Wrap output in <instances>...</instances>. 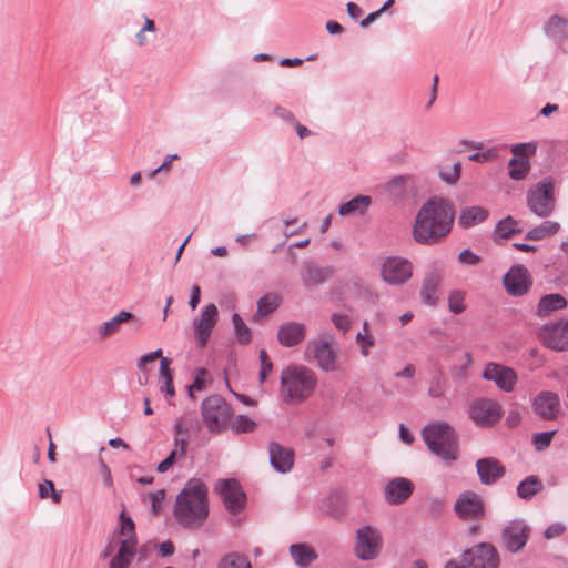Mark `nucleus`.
<instances>
[{"mask_svg":"<svg viewBox=\"0 0 568 568\" xmlns=\"http://www.w3.org/2000/svg\"><path fill=\"white\" fill-rule=\"evenodd\" d=\"M556 433L557 430H549L534 434L531 438L534 448L537 452H542L548 448Z\"/></svg>","mask_w":568,"mask_h":568,"instance_id":"3c124183","label":"nucleus"},{"mask_svg":"<svg viewBox=\"0 0 568 568\" xmlns=\"http://www.w3.org/2000/svg\"><path fill=\"white\" fill-rule=\"evenodd\" d=\"M475 467L480 483L486 486L494 485L506 474L504 465L494 457L479 458Z\"/></svg>","mask_w":568,"mask_h":568,"instance_id":"412c9836","label":"nucleus"},{"mask_svg":"<svg viewBox=\"0 0 568 568\" xmlns=\"http://www.w3.org/2000/svg\"><path fill=\"white\" fill-rule=\"evenodd\" d=\"M256 427V423L246 415H237L231 423V429L236 433H252Z\"/></svg>","mask_w":568,"mask_h":568,"instance_id":"a18cd8bd","label":"nucleus"},{"mask_svg":"<svg viewBox=\"0 0 568 568\" xmlns=\"http://www.w3.org/2000/svg\"><path fill=\"white\" fill-rule=\"evenodd\" d=\"M173 515L179 525L195 529L204 525L209 516L207 487L197 479H190L179 493Z\"/></svg>","mask_w":568,"mask_h":568,"instance_id":"f03ea898","label":"nucleus"},{"mask_svg":"<svg viewBox=\"0 0 568 568\" xmlns=\"http://www.w3.org/2000/svg\"><path fill=\"white\" fill-rule=\"evenodd\" d=\"M440 282L442 277L437 272L433 271L426 274L420 290V295L425 304L430 306L436 304Z\"/></svg>","mask_w":568,"mask_h":568,"instance_id":"7c9ffc66","label":"nucleus"},{"mask_svg":"<svg viewBox=\"0 0 568 568\" xmlns=\"http://www.w3.org/2000/svg\"><path fill=\"white\" fill-rule=\"evenodd\" d=\"M503 285L509 295L523 296L530 290L532 281L527 267L517 264L504 275Z\"/></svg>","mask_w":568,"mask_h":568,"instance_id":"f3484780","label":"nucleus"},{"mask_svg":"<svg viewBox=\"0 0 568 568\" xmlns=\"http://www.w3.org/2000/svg\"><path fill=\"white\" fill-rule=\"evenodd\" d=\"M542 488V483L535 476H528L517 486V495L526 500L531 499Z\"/></svg>","mask_w":568,"mask_h":568,"instance_id":"473e14b6","label":"nucleus"},{"mask_svg":"<svg viewBox=\"0 0 568 568\" xmlns=\"http://www.w3.org/2000/svg\"><path fill=\"white\" fill-rule=\"evenodd\" d=\"M171 359L162 358L160 361V379L163 381V385L161 386V390L169 397H173L175 395V388L173 385V375L170 369Z\"/></svg>","mask_w":568,"mask_h":568,"instance_id":"c9c22d12","label":"nucleus"},{"mask_svg":"<svg viewBox=\"0 0 568 568\" xmlns=\"http://www.w3.org/2000/svg\"><path fill=\"white\" fill-rule=\"evenodd\" d=\"M497 155H498V152L495 149H488L486 151L476 152V153L469 155V160L476 161V162H489V161H493L494 159H496Z\"/></svg>","mask_w":568,"mask_h":568,"instance_id":"bf43d9fd","label":"nucleus"},{"mask_svg":"<svg viewBox=\"0 0 568 568\" xmlns=\"http://www.w3.org/2000/svg\"><path fill=\"white\" fill-rule=\"evenodd\" d=\"M560 230V224L555 221H545L540 225L532 227L526 233L525 239L539 241L549 235L556 234Z\"/></svg>","mask_w":568,"mask_h":568,"instance_id":"f704fd0d","label":"nucleus"},{"mask_svg":"<svg viewBox=\"0 0 568 568\" xmlns=\"http://www.w3.org/2000/svg\"><path fill=\"white\" fill-rule=\"evenodd\" d=\"M219 311L215 304L206 305L197 320L194 321V335L201 347H204L211 336V332L217 323Z\"/></svg>","mask_w":568,"mask_h":568,"instance_id":"6ab92c4d","label":"nucleus"},{"mask_svg":"<svg viewBox=\"0 0 568 568\" xmlns=\"http://www.w3.org/2000/svg\"><path fill=\"white\" fill-rule=\"evenodd\" d=\"M268 454L270 464L277 473L286 474L291 471L294 465V452L292 449L272 442L268 445Z\"/></svg>","mask_w":568,"mask_h":568,"instance_id":"5701e85b","label":"nucleus"},{"mask_svg":"<svg viewBox=\"0 0 568 568\" xmlns=\"http://www.w3.org/2000/svg\"><path fill=\"white\" fill-rule=\"evenodd\" d=\"M215 489L221 495L229 511L237 514L243 509L246 496L235 479H221L217 481Z\"/></svg>","mask_w":568,"mask_h":568,"instance_id":"a211bd4d","label":"nucleus"},{"mask_svg":"<svg viewBox=\"0 0 568 568\" xmlns=\"http://www.w3.org/2000/svg\"><path fill=\"white\" fill-rule=\"evenodd\" d=\"M465 568H498L500 558L495 546L480 542L463 554Z\"/></svg>","mask_w":568,"mask_h":568,"instance_id":"1a4fd4ad","label":"nucleus"},{"mask_svg":"<svg viewBox=\"0 0 568 568\" xmlns=\"http://www.w3.org/2000/svg\"><path fill=\"white\" fill-rule=\"evenodd\" d=\"M568 302L561 294H546L539 300L536 314L539 317H546L556 311L566 308Z\"/></svg>","mask_w":568,"mask_h":568,"instance_id":"cd10ccee","label":"nucleus"},{"mask_svg":"<svg viewBox=\"0 0 568 568\" xmlns=\"http://www.w3.org/2000/svg\"><path fill=\"white\" fill-rule=\"evenodd\" d=\"M509 176L513 180H523L527 175L530 164L527 159H518V158H511L509 160Z\"/></svg>","mask_w":568,"mask_h":568,"instance_id":"79ce46f5","label":"nucleus"},{"mask_svg":"<svg viewBox=\"0 0 568 568\" xmlns=\"http://www.w3.org/2000/svg\"><path fill=\"white\" fill-rule=\"evenodd\" d=\"M526 197L531 213L541 219L550 216L556 209L554 180L542 179L528 190Z\"/></svg>","mask_w":568,"mask_h":568,"instance_id":"423d86ee","label":"nucleus"},{"mask_svg":"<svg viewBox=\"0 0 568 568\" xmlns=\"http://www.w3.org/2000/svg\"><path fill=\"white\" fill-rule=\"evenodd\" d=\"M398 434H399V438L403 443L409 445L414 442V436L409 432V429L405 426V424H399Z\"/></svg>","mask_w":568,"mask_h":568,"instance_id":"774afa93","label":"nucleus"},{"mask_svg":"<svg viewBox=\"0 0 568 568\" xmlns=\"http://www.w3.org/2000/svg\"><path fill=\"white\" fill-rule=\"evenodd\" d=\"M200 429V422L194 414H185L176 419L174 424L175 435L189 436L193 430Z\"/></svg>","mask_w":568,"mask_h":568,"instance_id":"4c0bfd02","label":"nucleus"},{"mask_svg":"<svg viewBox=\"0 0 568 568\" xmlns=\"http://www.w3.org/2000/svg\"><path fill=\"white\" fill-rule=\"evenodd\" d=\"M383 547V537L378 528L365 525L355 534L354 554L362 561L376 559Z\"/></svg>","mask_w":568,"mask_h":568,"instance_id":"6e6552de","label":"nucleus"},{"mask_svg":"<svg viewBox=\"0 0 568 568\" xmlns=\"http://www.w3.org/2000/svg\"><path fill=\"white\" fill-rule=\"evenodd\" d=\"M372 204V197L368 195H357L349 201L342 203L338 207V214L341 216H347L351 214L363 215Z\"/></svg>","mask_w":568,"mask_h":568,"instance_id":"2f4dec72","label":"nucleus"},{"mask_svg":"<svg viewBox=\"0 0 568 568\" xmlns=\"http://www.w3.org/2000/svg\"><path fill=\"white\" fill-rule=\"evenodd\" d=\"M539 338L550 349H568V320L545 324L539 331Z\"/></svg>","mask_w":568,"mask_h":568,"instance_id":"4468645a","label":"nucleus"},{"mask_svg":"<svg viewBox=\"0 0 568 568\" xmlns=\"http://www.w3.org/2000/svg\"><path fill=\"white\" fill-rule=\"evenodd\" d=\"M232 323L237 342L243 345L248 344L252 341V332L243 318L237 313H233Z\"/></svg>","mask_w":568,"mask_h":568,"instance_id":"a19ab883","label":"nucleus"},{"mask_svg":"<svg viewBox=\"0 0 568 568\" xmlns=\"http://www.w3.org/2000/svg\"><path fill=\"white\" fill-rule=\"evenodd\" d=\"M306 334V326L300 322H287L278 327L277 339L285 347L298 345Z\"/></svg>","mask_w":568,"mask_h":568,"instance_id":"393cba45","label":"nucleus"},{"mask_svg":"<svg viewBox=\"0 0 568 568\" xmlns=\"http://www.w3.org/2000/svg\"><path fill=\"white\" fill-rule=\"evenodd\" d=\"M489 212L483 206L474 205L462 209L458 224L464 229H470L479 223H483L488 217Z\"/></svg>","mask_w":568,"mask_h":568,"instance_id":"c85d7f7f","label":"nucleus"},{"mask_svg":"<svg viewBox=\"0 0 568 568\" xmlns=\"http://www.w3.org/2000/svg\"><path fill=\"white\" fill-rule=\"evenodd\" d=\"M273 113L276 118L283 120L284 122L288 123V124H294L296 119H295V115L293 114V112H291L290 110L281 106V105H276L274 109H273Z\"/></svg>","mask_w":568,"mask_h":568,"instance_id":"052dcab7","label":"nucleus"},{"mask_svg":"<svg viewBox=\"0 0 568 568\" xmlns=\"http://www.w3.org/2000/svg\"><path fill=\"white\" fill-rule=\"evenodd\" d=\"M530 528L521 519L509 521L501 531V541L513 554L520 551L527 544Z\"/></svg>","mask_w":568,"mask_h":568,"instance_id":"dca6fc26","label":"nucleus"},{"mask_svg":"<svg viewBox=\"0 0 568 568\" xmlns=\"http://www.w3.org/2000/svg\"><path fill=\"white\" fill-rule=\"evenodd\" d=\"M460 171H462V164H460V162H456L450 166L440 168L439 176L447 184H455L460 176Z\"/></svg>","mask_w":568,"mask_h":568,"instance_id":"09e8293b","label":"nucleus"},{"mask_svg":"<svg viewBox=\"0 0 568 568\" xmlns=\"http://www.w3.org/2000/svg\"><path fill=\"white\" fill-rule=\"evenodd\" d=\"M317 383L315 373L305 367L292 365L281 375V393L285 402H302L314 390Z\"/></svg>","mask_w":568,"mask_h":568,"instance_id":"20e7f679","label":"nucleus"},{"mask_svg":"<svg viewBox=\"0 0 568 568\" xmlns=\"http://www.w3.org/2000/svg\"><path fill=\"white\" fill-rule=\"evenodd\" d=\"M494 232L501 239H508L515 234L520 233L521 230L518 227V221L508 215L497 223Z\"/></svg>","mask_w":568,"mask_h":568,"instance_id":"58836bf2","label":"nucleus"},{"mask_svg":"<svg viewBox=\"0 0 568 568\" xmlns=\"http://www.w3.org/2000/svg\"><path fill=\"white\" fill-rule=\"evenodd\" d=\"M179 159V155L176 153L174 154H168L163 161V163L150 172L149 176L154 178L158 173L168 170L172 163V161Z\"/></svg>","mask_w":568,"mask_h":568,"instance_id":"69168bd1","label":"nucleus"},{"mask_svg":"<svg viewBox=\"0 0 568 568\" xmlns=\"http://www.w3.org/2000/svg\"><path fill=\"white\" fill-rule=\"evenodd\" d=\"M483 377L493 381L504 392H511L517 381V374L513 368L496 363L487 364Z\"/></svg>","mask_w":568,"mask_h":568,"instance_id":"aec40b11","label":"nucleus"},{"mask_svg":"<svg viewBox=\"0 0 568 568\" xmlns=\"http://www.w3.org/2000/svg\"><path fill=\"white\" fill-rule=\"evenodd\" d=\"M339 348L334 344L331 334H322L317 338L307 342L304 349V359L315 364L325 373L336 372L341 367Z\"/></svg>","mask_w":568,"mask_h":568,"instance_id":"39448f33","label":"nucleus"},{"mask_svg":"<svg viewBox=\"0 0 568 568\" xmlns=\"http://www.w3.org/2000/svg\"><path fill=\"white\" fill-rule=\"evenodd\" d=\"M39 497L41 499L51 497L53 503L59 504L62 499V491L55 490L52 480L44 479L42 483L39 484Z\"/></svg>","mask_w":568,"mask_h":568,"instance_id":"49530a36","label":"nucleus"},{"mask_svg":"<svg viewBox=\"0 0 568 568\" xmlns=\"http://www.w3.org/2000/svg\"><path fill=\"white\" fill-rule=\"evenodd\" d=\"M201 413L207 430L219 434L227 427L232 408L221 396L212 395L203 399Z\"/></svg>","mask_w":568,"mask_h":568,"instance_id":"0eeeda50","label":"nucleus"},{"mask_svg":"<svg viewBox=\"0 0 568 568\" xmlns=\"http://www.w3.org/2000/svg\"><path fill=\"white\" fill-rule=\"evenodd\" d=\"M280 305V298L275 294H268L257 301L255 317H264L273 313Z\"/></svg>","mask_w":568,"mask_h":568,"instance_id":"ea45409f","label":"nucleus"},{"mask_svg":"<svg viewBox=\"0 0 568 568\" xmlns=\"http://www.w3.org/2000/svg\"><path fill=\"white\" fill-rule=\"evenodd\" d=\"M331 321L335 328L342 332L343 334H346L352 325V320L349 318V316L343 313H333L331 316Z\"/></svg>","mask_w":568,"mask_h":568,"instance_id":"603ef678","label":"nucleus"},{"mask_svg":"<svg viewBox=\"0 0 568 568\" xmlns=\"http://www.w3.org/2000/svg\"><path fill=\"white\" fill-rule=\"evenodd\" d=\"M454 511L463 520H481L486 513L485 501L477 493L465 490L458 495Z\"/></svg>","mask_w":568,"mask_h":568,"instance_id":"9d476101","label":"nucleus"},{"mask_svg":"<svg viewBox=\"0 0 568 568\" xmlns=\"http://www.w3.org/2000/svg\"><path fill=\"white\" fill-rule=\"evenodd\" d=\"M413 483L404 477H396L389 480L384 489V497L389 505H399L407 500L413 494Z\"/></svg>","mask_w":568,"mask_h":568,"instance_id":"4be33fe9","label":"nucleus"},{"mask_svg":"<svg viewBox=\"0 0 568 568\" xmlns=\"http://www.w3.org/2000/svg\"><path fill=\"white\" fill-rule=\"evenodd\" d=\"M446 390V381L442 372L436 373L429 384L428 395L433 398H439Z\"/></svg>","mask_w":568,"mask_h":568,"instance_id":"de8ad7c7","label":"nucleus"},{"mask_svg":"<svg viewBox=\"0 0 568 568\" xmlns=\"http://www.w3.org/2000/svg\"><path fill=\"white\" fill-rule=\"evenodd\" d=\"M98 463H99V470H100V475L102 477L103 484L106 487H112L113 479H112V475H111V470H110L109 466L105 464V462L102 459V457H99Z\"/></svg>","mask_w":568,"mask_h":568,"instance_id":"680f3d73","label":"nucleus"},{"mask_svg":"<svg viewBox=\"0 0 568 568\" xmlns=\"http://www.w3.org/2000/svg\"><path fill=\"white\" fill-rule=\"evenodd\" d=\"M465 293L456 290L448 295V308L453 314H460L465 310Z\"/></svg>","mask_w":568,"mask_h":568,"instance_id":"8fccbe9b","label":"nucleus"},{"mask_svg":"<svg viewBox=\"0 0 568 568\" xmlns=\"http://www.w3.org/2000/svg\"><path fill=\"white\" fill-rule=\"evenodd\" d=\"M206 374V371L204 368H200L196 372L195 379L193 384L189 386V395L190 397H193V392L197 390L201 392L204 389V379L203 376Z\"/></svg>","mask_w":568,"mask_h":568,"instance_id":"e2e57ef3","label":"nucleus"},{"mask_svg":"<svg viewBox=\"0 0 568 568\" xmlns=\"http://www.w3.org/2000/svg\"><path fill=\"white\" fill-rule=\"evenodd\" d=\"M355 341L361 346V354L363 356H367L369 354V348L375 345V338L371 333L358 332L355 336Z\"/></svg>","mask_w":568,"mask_h":568,"instance_id":"864d4df0","label":"nucleus"},{"mask_svg":"<svg viewBox=\"0 0 568 568\" xmlns=\"http://www.w3.org/2000/svg\"><path fill=\"white\" fill-rule=\"evenodd\" d=\"M344 511V503L339 496H331L324 505V513L332 518L341 519Z\"/></svg>","mask_w":568,"mask_h":568,"instance_id":"c03bdc74","label":"nucleus"},{"mask_svg":"<svg viewBox=\"0 0 568 568\" xmlns=\"http://www.w3.org/2000/svg\"><path fill=\"white\" fill-rule=\"evenodd\" d=\"M415 187V181L412 176L398 175L390 179L385 185L387 195L394 202H400L407 199L410 191Z\"/></svg>","mask_w":568,"mask_h":568,"instance_id":"a878e982","label":"nucleus"},{"mask_svg":"<svg viewBox=\"0 0 568 568\" xmlns=\"http://www.w3.org/2000/svg\"><path fill=\"white\" fill-rule=\"evenodd\" d=\"M422 437L428 450L443 462L452 463L457 459L458 435L448 423L426 425L422 430Z\"/></svg>","mask_w":568,"mask_h":568,"instance_id":"7ed1b4c3","label":"nucleus"},{"mask_svg":"<svg viewBox=\"0 0 568 568\" xmlns=\"http://www.w3.org/2000/svg\"><path fill=\"white\" fill-rule=\"evenodd\" d=\"M453 222V205L443 199H429L417 212L414 240L424 245L436 244L449 234Z\"/></svg>","mask_w":568,"mask_h":568,"instance_id":"f257e3e1","label":"nucleus"},{"mask_svg":"<svg viewBox=\"0 0 568 568\" xmlns=\"http://www.w3.org/2000/svg\"><path fill=\"white\" fill-rule=\"evenodd\" d=\"M219 568H252L246 557L230 552L225 555L219 562Z\"/></svg>","mask_w":568,"mask_h":568,"instance_id":"37998d69","label":"nucleus"},{"mask_svg":"<svg viewBox=\"0 0 568 568\" xmlns=\"http://www.w3.org/2000/svg\"><path fill=\"white\" fill-rule=\"evenodd\" d=\"M334 274L333 266H321L313 260L303 262L300 277L306 291H313L325 284Z\"/></svg>","mask_w":568,"mask_h":568,"instance_id":"2eb2a0df","label":"nucleus"},{"mask_svg":"<svg viewBox=\"0 0 568 568\" xmlns=\"http://www.w3.org/2000/svg\"><path fill=\"white\" fill-rule=\"evenodd\" d=\"M545 34L557 44H562L568 37V19L554 14L544 24Z\"/></svg>","mask_w":568,"mask_h":568,"instance_id":"bb28decb","label":"nucleus"},{"mask_svg":"<svg viewBox=\"0 0 568 568\" xmlns=\"http://www.w3.org/2000/svg\"><path fill=\"white\" fill-rule=\"evenodd\" d=\"M120 535L124 537L121 541H126L129 546L136 547L135 524L124 510L120 514Z\"/></svg>","mask_w":568,"mask_h":568,"instance_id":"e433bc0d","label":"nucleus"},{"mask_svg":"<svg viewBox=\"0 0 568 568\" xmlns=\"http://www.w3.org/2000/svg\"><path fill=\"white\" fill-rule=\"evenodd\" d=\"M413 273L412 263L400 256L387 257L381 268L383 280L390 285H402L406 283Z\"/></svg>","mask_w":568,"mask_h":568,"instance_id":"9b49d317","label":"nucleus"},{"mask_svg":"<svg viewBox=\"0 0 568 568\" xmlns=\"http://www.w3.org/2000/svg\"><path fill=\"white\" fill-rule=\"evenodd\" d=\"M536 144L535 143H518L511 146V152L514 153L513 158L518 159H527L529 154L535 153Z\"/></svg>","mask_w":568,"mask_h":568,"instance_id":"6e6d98bb","label":"nucleus"},{"mask_svg":"<svg viewBox=\"0 0 568 568\" xmlns=\"http://www.w3.org/2000/svg\"><path fill=\"white\" fill-rule=\"evenodd\" d=\"M135 551V547L129 546L126 541H121L118 554L110 562V568H129Z\"/></svg>","mask_w":568,"mask_h":568,"instance_id":"72a5a7b5","label":"nucleus"},{"mask_svg":"<svg viewBox=\"0 0 568 568\" xmlns=\"http://www.w3.org/2000/svg\"><path fill=\"white\" fill-rule=\"evenodd\" d=\"M565 525L561 523H554L549 525L546 530L544 531V537L546 539H551L555 537H558L565 532Z\"/></svg>","mask_w":568,"mask_h":568,"instance_id":"0e129e2a","label":"nucleus"},{"mask_svg":"<svg viewBox=\"0 0 568 568\" xmlns=\"http://www.w3.org/2000/svg\"><path fill=\"white\" fill-rule=\"evenodd\" d=\"M187 436H183V435H176L175 438H174V446L179 453H180V457H184L186 455V449H187Z\"/></svg>","mask_w":568,"mask_h":568,"instance_id":"338daca9","label":"nucleus"},{"mask_svg":"<svg viewBox=\"0 0 568 568\" xmlns=\"http://www.w3.org/2000/svg\"><path fill=\"white\" fill-rule=\"evenodd\" d=\"M534 414L541 420H557L562 414L561 403L558 394L550 390H542L531 402Z\"/></svg>","mask_w":568,"mask_h":568,"instance_id":"f8f14e48","label":"nucleus"},{"mask_svg":"<svg viewBox=\"0 0 568 568\" xmlns=\"http://www.w3.org/2000/svg\"><path fill=\"white\" fill-rule=\"evenodd\" d=\"M131 321L134 322L138 326L141 325V321L139 318H136V316L133 313L122 310L119 313H116L111 320L102 323L98 327L97 334L100 339H106V338L115 335L116 333H119L121 329V326L124 323H128Z\"/></svg>","mask_w":568,"mask_h":568,"instance_id":"b1692460","label":"nucleus"},{"mask_svg":"<svg viewBox=\"0 0 568 568\" xmlns=\"http://www.w3.org/2000/svg\"><path fill=\"white\" fill-rule=\"evenodd\" d=\"M258 357L261 361L260 381H261V383H264L266 381L268 374L272 372L273 364H272L271 359L268 358V355L265 349L260 351Z\"/></svg>","mask_w":568,"mask_h":568,"instance_id":"5fc2aeb1","label":"nucleus"},{"mask_svg":"<svg viewBox=\"0 0 568 568\" xmlns=\"http://www.w3.org/2000/svg\"><path fill=\"white\" fill-rule=\"evenodd\" d=\"M290 555L292 560L301 568H307L318 557L314 548L305 542L291 545Z\"/></svg>","mask_w":568,"mask_h":568,"instance_id":"c756f323","label":"nucleus"},{"mask_svg":"<svg viewBox=\"0 0 568 568\" xmlns=\"http://www.w3.org/2000/svg\"><path fill=\"white\" fill-rule=\"evenodd\" d=\"M464 358H465V362H464V364H463L460 367H458V366H453V367L450 368L452 375H453V377H454L455 379H462V378H464V377H465V375H466V371H467V368H468V367L470 366V364H471V356H470V354H469V353H465V354H464Z\"/></svg>","mask_w":568,"mask_h":568,"instance_id":"4d7b16f0","label":"nucleus"},{"mask_svg":"<svg viewBox=\"0 0 568 568\" xmlns=\"http://www.w3.org/2000/svg\"><path fill=\"white\" fill-rule=\"evenodd\" d=\"M458 261L466 265H476L480 262V257L470 248L463 250L458 255Z\"/></svg>","mask_w":568,"mask_h":568,"instance_id":"13d9d810","label":"nucleus"},{"mask_svg":"<svg viewBox=\"0 0 568 568\" xmlns=\"http://www.w3.org/2000/svg\"><path fill=\"white\" fill-rule=\"evenodd\" d=\"M500 405L488 398H479L469 406V417L478 426H491L501 418Z\"/></svg>","mask_w":568,"mask_h":568,"instance_id":"ddd939ff","label":"nucleus"}]
</instances>
